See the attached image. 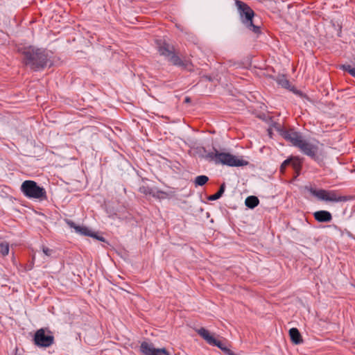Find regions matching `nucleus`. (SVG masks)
<instances>
[{"instance_id": "obj_29", "label": "nucleus", "mask_w": 355, "mask_h": 355, "mask_svg": "<svg viewBox=\"0 0 355 355\" xmlns=\"http://www.w3.org/2000/svg\"><path fill=\"white\" fill-rule=\"evenodd\" d=\"M18 352H19L18 349H17V348H16V349H15V355H21V354L20 353H19Z\"/></svg>"}, {"instance_id": "obj_11", "label": "nucleus", "mask_w": 355, "mask_h": 355, "mask_svg": "<svg viewBox=\"0 0 355 355\" xmlns=\"http://www.w3.org/2000/svg\"><path fill=\"white\" fill-rule=\"evenodd\" d=\"M197 333L203 339H205L208 344L212 346H216L218 347L220 349H221L225 345L220 340H218L212 336H211L209 331L203 327H201L200 329H198Z\"/></svg>"}, {"instance_id": "obj_26", "label": "nucleus", "mask_w": 355, "mask_h": 355, "mask_svg": "<svg viewBox=\"0 0 355 355\" xmlns=\"http://www.w3.org/2000/svg\"><path fill=\"white\" fill-rule=\"evenodd\" d=\"M221 350L227 355H236L234 352L230 349L226 345H225Z\"/></svg>"}, {"instance_id": "obj_25", "label": "nucleus", "mask_w": 355, "mask_h": 355, "mask_svg": "<svg viewBox=\"0 0 355 355\" xmlns=\"http://www.w3.org/2000/svg\"><path fill=\"white\" fill-rule=\"evenodd\" d=\"M42 252L43 253L47 256V257H51L52 255V254L53 253V250H51V249H49V248L43 245L42 247Z\"/></svg>"}, {"instance_id": "obj_22", "label": "nucleus", "mask_w": 355, "mask_h": 355, "mask_svg": "<svg viewBox=\"0 0 355 355\" xmlns=\"http://www.w3.org/2000/svg\"><path fill=\"white\" fill-rule=\"evenodd\" d=\"M0 252L3 256H6L9 252V244L7 242L0 243Z\"/></svg>"}, {"instance_id": "obj_10", "label": "nucleus", "mask_w": 355, "mask_h": 355, "mask_svg": "<svg viewBox=\"0 0 355 355\" xmlns=\"http://www.w3.org/2000/svg\"><path fill=\"white\" fill-rule=\"evenodd\" d=\"M140 351L143 355H170L165 348L156 349L152 343L146 341L141 343Z\"/></svg>"}, {"instance_id": "obj_2", "label": "nucleus", "mask_w": 355, "mask_h": 355, "mask_svg": "<svg viewBox=\"0 0 355 355\" xmlns=\"http://www.w3.org/2000/svg\"><path fill=\"white\" fill-rule=\"evenodd\" d=\"M157 49L159 55L164 56L171 64L189 71L193 70L192 62L189 60L181 58L173 46L166 42L157 40Z\"/></svg>"}, {"instance_id": "obj_30", "label": "nucleus", "mask_w": 355, "mask_h": 355, "mask_svg": "<svg viewBox=\"0 0 355 355\" xmlns=\"http://www.w3.org/2000/svg\"><path fill=\"white\" fill-rule=\"evenodd\" d=\"M206 78H207L208 80H209V81H211V78L210 77L206 76Z\"/></svg>"}, {"instance_id": "obj_8", "label": "nucleus", "mask_w": 355, "mask_h": 355, "mask_svg": "<svg viewBox=\"0 0 355 355\" xmlns=\"http://www.w3.org/2000/svg\"><path fill=\"white\" fill-rule=\"evenodd\" d=\"M279 132L284 139L288 141H290L294 146L297 148H299L304 141L300 132L294 131L292 129L286 130L284 128H281L279 130Z\"/></svg>"}, {"instance_id": "obj_7", "label": "nucleus", "mask_w": 355, "mask_h": 355, "mask_svg": "<svg viewBox=\"0 0 355 355\" xmlns=\"http://www.w3.org/2000/svg\"><path fill=\"white\" fill-rule=\"evenodd\" d=\"M318 144V141L317 144H312L304 140L298 148L304 155L309 157L315 162L320 163L323 160V155L319 150Z\"/></svg>"}, {"instance_id": "obj_19", "label": "nucleus", "mask_w": 355, "mask_h": 355, "mask_svg": "<svg viewBox=\"0 0 355 355\" xmlns=\"http://www.w3.org/2000/svg\"><path fill=\"white\" fill-rule=\"evenodd\" d=\"M209 181V178L207 175H201L195 178L194 184L197 186H203Z\"/></svg>"}, {"instance_id": "obj_20", "label": "nucleus", "mask_w": 355, "mask_h": 355, "mask_svg": "<svg viewBox=\"0 0 355 355\" xmlns=\"http://www.w3.org/2000/svg\"><path fill=\"white\" fill-rule=\"evenodd\" d=\"M340 69L348 72L352 77L355 78V67H352L350 64H342Z\"/></svg>"}, {"instance_id": "obj_27", "label": "nucleus", "mask_w": 355, "mask_h": 355, "mask_svg": "<svg viewBox=\"0 0 355 355\" xmlns=\"http://www.w3.org/2000/svg\"><path fill=\"white\" fill-rule=\"evenodd\" d=\"M92 236H89L92 237V238H94L96 240L100 241H105V238L104 237H103L102 236L97 235L96 233L93 232L92 231Z\"/></svg>"}, {"instance_id": "obj_28", "label": "nucleus", "mask_w": 355, "mask_h": 355, "mask_svg": "<svg viewBox=\"0 0 355 355\" xmlns=\"http://www.w3.org/2000/svg\"><path fill=\"white\" fill-rule=\"evenodd\" d=\"M92 236H89L92 237V238H94L96 240L100 241H105V238L104 237H103L102 236L97 235L96 233L93 232L92 231Z\"/></svg>"}, {"instance_id": "obj_17", "label": "nucleus", "mask_w": 355, "mask_h": 355, "mask_svg": "<svg viewBox=\"0 0 355 355\" xmlns=\"http://www.w3.org/2000/svg\"><path fill=\"white\" fill-rule=\"evenodd\" d=\"M259 203V198L255 196H250L246 198L245 205L250 209L255 208Z\"/></svg>"}, {"instance_id": "obj_31", "label": "nucleus", "mask_w": 355, "mask_h": 355, "mask_svg": "<svg viewBox=\"0 0 355 355\" xmlns=\"http://www.w3.org/2000/svg\"><path fill=\"white\" fill-rule=\"evenodd\" d=\"M189 98H186L185 102H189Z\"/></svg>"}, {"instance_id": "obj_16", "label": "nucleus", "mask_w": 355, "mask_h": 355, "mask_svg": "<svg viewBox=\"0 0 355 355\" xmlns=\"http://www.w3.org/2000/svg\"><path fill=\"white\" fill-rule=\"evenodd\" d=\"M290 159H292L291 165L294 168L296 173V176H298L302 167V158L299 157H291Z\"/></svg>"}, {"instance_id": "obj_23", "label": "nucleus", "mask_w": 355, "mask_h": 355, "mask_svg": "<svg viewBox=\"0 0 355 355\" xmlns=\"http://www.w3.org/2000/svg\"><path fill=\"white\" fill-rule=\"evenodd\" d=\"M292 159L288 158L286 160H284L282 164L280 166V172L284 173L285 172V170L286 167L289 165H291Z\"/></svg>"}, {"instance_id": "obj_6", "label": "nucleus", "mask_w": 355, "mask_h": 355, "mask_svg": "<svg viewBox=\"0 0 355 355\" xmlns=\"http://www.w3.org/2000/svg\"><path fill=\"white\" fill-rule=\"evenodd\" d=\"M20 190L22 193L30 199H39L44 200L47 199L46 191L42 187L33 180H25L22 182Z\"/></svg>"}, {"instance_id": "obj_13", "label": "nucleus", "mask_w": 355, "mask_h": 355, "mask_svg": "<svg viewBox=\"0 0 355 355\" xmlns=\"http://www.w3.org/2000/svg\"><path fill=\"white\" fill-rule=\"evenodd\" d=\"M315 220L320 223H329L332 220L331 214L326 210H320L313 214Z\"/></svg>"}, {"instance_id": "obj_3", "label": "nucleus", "mask_w": 355, "mask_h": 355, "mask_svg": "<svg viewBox=\"0 0 355 355\" xmlns=\"http://www.w3.org/2000/svg\"><path fill=\"white\" fill-rule=\"evenodd\" d=\"M202 150L206 153L203 157L209 161L214 162L216 164H223L228 166H244L248 164V162L239 158L230 153H220L213 147V151L207 153L205 148L202 147Z\"/></svg>"}, {"instance_id": "obj_12", "label": "nucleus", "mask_w": 355, "mask_h": 355, "mask_svg": "<svg viewBox=\"0 0 355 355\" xmlns=\"http://www.w3.org/2000/svg\"><path fill=\"white\" fill-rule=\"evenodd\" d=\"M66 223L70 227L75 230V232L82 236H92V231L85 226H80L76 225L73 220L69 219L65 220Z\"/></svg>"}, {"instance_id": "obj_9", "label": "nucleus", "mask_w": 355, "mask_h": 355, "mask_svg": "<svg viewBox=\"0 0 355 355\" xmlns=\"http://www.w3.org/2000/svg\"><path fill=\"white\" fill-rule=\"evenodd\" d=\"M35 344L39 347H48L54 342L52 335H46L43 329L37 330L34 336Z\"/></svg>"}, {"instance_id": "obj_4", "label": "nucleus", "mask_w": 355, "mask_h": 355, "mask_svg": "<svg viewBox=\"0 0 355 355\" xmlns=\"http://www.w3.org/2000/svg\"><path fill=\"white\" fill-rule=\"evenodd\" d=\"M236 6L239 14L240 20L245 28L257 35L261 33V27L254 24L255 13L254 10L245 2L236 0Z\"/></svg>"}, {"instance_id": "obj_15", "label": "nucleus", "mask_w": 355, "mask_h": 355, "mask_svg": "<svg viewBox=\"0 0 355 355\" xmlns=\"http://www.w3.org/2000/svg\"><path fill=\"white\" fill-rule=\"evenodd\" d=\"M289 336L293 343L299 345L303 343L302 336L297 328H291L289 330Z\"/></svg>"}, {"instance_id": "obj_18", "label": "nucleus", "mask_w": 355, "mask_h": 355, "mask_svg": "<svg viewBox=\"0 0 355 355\" xmlns=\"http://www.w3.org/2000/svg\"><path fill=\"white\" fill-rule=\"evenodd\" d=\"M225 190V184L223 183L218 189V191L214 195H211L208 197L209 200L214 201L219 199L223 194Z\"/></svg>"}, {"instance_id": "obj_1", "label": "nucleus", "mask_w": 355, "mask_h": 355, "mask_svg": "<svg viewBox=\"0 0 355 355\" xmlns=\"http://www.w3.org/2000/svg\"><path fill=\"white\" fill-rule=\"evenodd\" d=\"M18 51L23 55L22 62L33 71L42 70L51 62L43 49L29 46L19 48Z\"/></svg>"}, {"instance_id": "obj_14", "label": "nucleus", "mask_w": 355, "mask_h": 355, "mask_svg": "<svg viewBox=\"0 0 355 355\" xmlns=\"http://www.w3.org/2000/svg\"><path fill=\"white\" fill-rule=\"evenodd\" d=\"M277 83L279 85H281L282 87L289 89L290 91H292L294 94H297L300 96H302L303 94L301 91L297 90L293 86H291L289 80L286 78L284 76H282L281 78H279L277 80Z\"/></svg>"}, {"instance_id": "obj_21", "label": "nucleus", "mask_w": 355, "mask_h": 355, "mask_svg": "<svg viewBox=\"0 0 355 355\" xmlns=\"http://www.w3.org/2000/svg\"><path fill=\"white\" fill-rule=\"evenodd\" d=\"M139 191L141 193H143L146 196L149 195L152 196L153 193L154 191V189L149 187L148 186H141L139 187Z\"/></svg>"}, {"instance_id": "obj_5", "label": "nucleus", "mask_w": 355, "mask_h": 355, "mask_svg": "<svg viewBox=\"0 0 355 355\" xmlns=\"http://www.w3.org/2000/svg\"><path fill=\"white\" fill-rule=\"evenodd\" d=\"M306 189L311 195L316 197L320 200L332 202H347L351 200L353 198L350 196H341L338 194L337 191L334 190H325V189H315L313 187H306Z\"/></svg>"}, {"instance_id": "obj_24", "label": "nucleus", "mask_w": 355, "mask_h": 355, "mask_svg": "<svg viewBox=\"0 0 355 355\" xmlns=\"http://www.w3.org/2000/svg\"><path fill=\"white\" fill-rule=\"evenodd\" d=\"M166 195V193L164 191L154 189L152 196L155 198L161 199L164 198Z\"/></svg>"}]
</instances>
